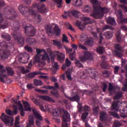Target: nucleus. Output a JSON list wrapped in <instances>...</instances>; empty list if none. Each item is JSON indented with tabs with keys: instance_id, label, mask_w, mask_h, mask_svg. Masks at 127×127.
<instances>
[{
	"instance_id": "338daca9",
	"label": "nucleus",
	"mask_w": 127,
	"mask_h": 127,
	"mask_svg": "<svg viewBox=\"0 0 127 127\" xmlns=\"http://www.w3.org/2000/svg\"><path fill=\"white\" fill-rule=\"evenodd\" d=\"M71 47H72V48H73V49H77V45H76L74 44H71Z\"/></svg>"
},
{
	"instance_id": "c85d7f7f",
	"label": "nucleus",
	"mask_w": 127,
	"mask_h": 127,
	"mask_svg": "<svg viewBox=\"0 0 127 127\" xmlns=\"http://www.w3.org/2000/svg\"><path fill=\"white\" fill-rule=\"evenodd\" d=\"M6 70L7 71L8 75H10V76H12V75H13L14 72H13V70H12V68L10 67H7L6 68Z\"/></svg>"
},
{
	"instance_id": "bf43d9fd",
	"label": "nucleus",
	"mask_w": 127,
	"mask_h": 127,
	"mask_svg": "<svg viewBox=\"0 0 127 127\" xmlns=\"http://www.w3.org/2000/svg\"><path fill=\"white\" fill-rule=\"evenodd\" d=\"M83 110L85 112H88V111H90V107L88 106H85L84 107Z\"/></svg>"
},
{
	"instance_id": "052dcab7",
	"label": "nucleus",
	"mask_w": 127,
	"mask_h": 127,
	"mask_svg": "<svg viewBox=\"0 0 127 127\" xmlns=\"http://www.w3.org/2000/svg\"><path fill=\"white\" fill-rule=\"evenodd\" d=\"M0 72L1 73H4L5 72V70L3 69V66L0 65Z\"/></svg>"
},
{
	"instance_id": "f03ea898",
	"label": "nucleus",
	"mask_w": 127,
	"mask_h": 127,
	"mask_svg": "<svg viewBox=\"0 0 127 127\" xmlns=\"http://www.w3.org/2000/svg\"><path fill=\"white\" fill-rule=\"evenodd\" d=\"M13 101V104L14 105L13 106V108H14V110L13 111H10V110H6V113L7 115H9L10 116H12L13 115L17 114V110H19L20 112L21 116L23 117L24 116V111H30L31 109H30V106H29V104L28 102L26 101H22L23 105L24 106H22L20 101H17V100H14V99H12Z\"/></svg>"
},
{
	"instance_id": "ea45409f",
	"label": "nucleus",
	"mask_w": 127,
	"mask_h": 127,
	"mask_svg": "<svg viewBox=\"0 0 127 127\" xmlns=\"http://www.w3.org/2000/svg\"><path fill=\"white\" fill-rule=\"evenodd\" d=\"M91 10V8L89 6H85L83 9V12H89Z\"/></svg>"
},
{
	"instance_id": "72a5a7b5",
	"label": "nucleus",
	"mask_w": 127,
	"mask_h": 127,
	"mask_svg": "<svg viewBox=\"0 0 127 127\" xmlns=\"http://www.w3.org/2000/svg\"><path fill=\"white\" fill-rule=\"evenodd\" d=\"M53 41L54 45H56L57 46H58V48H60L61 47V43L60 41H58L57 40H54Z\"/></svg>"
},
{
	"instance_id": "7ed1b4c3",
	"label": "nucleus",
	"mask_w": 127,
	"mask_h": 127,
	"mask_svg": "<svg viewBox=\"0 0 127 127\" xmlns=\"http://www.w3.org/2000/svg\"><path fill=\"white\" fill-rule=\"evenodd\" d=\"M91 3L93 5L94 11L93 13L91 14V16L94 18H101L105 13L109 12V10L107 8H102L100 6L101 2L98 0H90Z\"/></svg>"
},
{
	"instance_id": "6ab92c4d",
	"label": "nucleus",
	"mask_w": 127,
	"mask_h": 127,
	"mask_svg": "<svg viewBox=\"0 0 127 127\" xmlns=\"http://www.w3.org/2000/svg\"><path fill=\"white\" fill-rule=\"evenodd\" d=\"M82 20L84 23V25H86V24H90V23H91L92 22H91L90 18L86 17H83Z\"/></svg>"
},
{
	"instance_id": "6e6d98bb",
	"label": "nucleus",
	"mask_w": 127,
	"mask_h": 127,
	"mask_svg": "<svg viewBox=\"0 0 127 127\" xmlns=\"http://www.w3.org/2000/svg\"><path fill=\"white\" fill-rule=\"evenodd\" d=\"M112 116H113L114 118H117V119H120V117H119V115L117 113H112Z\"/></svg>"
},
{
	"instance_id": "ddd939ff",
	"label": "nucleus",
	"mask_w": 127,
	"mask_h": 127,
	"mask_svg": "<svg viewBox=\"0 0 127 127\" xmlns=\"http://www.w3.org/2000/svg\"><path fill=\"white\" fill-rule=\"evenodd\" d=\"M24 57L23 58H20L19 59V61L22 63H26L28 60L29 59V56L27 55L26 53L23 54Z\"/></svg>"
},
{
	"instance_id": "1a4fd4ad",
	"label": "nucleus",
	"mask_w": 127,
	"mask_h": 127,
	"mask_svg": "<svg viewBox=\"0 0 127 127\" xmlns=\"http://www.w3.org/2000/svg\"><path fill=\"white\" fill-rule=\"evenodd\" d=\"M91 57H92V54L90 52H85L82 56L79 57V59L81 62H85L86 60H90Z\"/></svg>"
},
{
	"instance_id": "79ce46f5",
	"label": "nucleus",
	"mask_w": 127,
	"mask_h": 127,
	"mask_svg": "<svg viewBox=\"0 0 127 127\" xmlns=\"http://www.w3.org/2000/svg\"><path fill=\"white\" fill-rule=\"evenodd\" d=\"M87 117H88V113H84L82 115L81 119L83 121H85V119H87Z\"/></svg>"
},
{
	"instance_id": "f257e3e1",
	"label": "nucleus",
	"mask_w": 127,
	"mask_h": 127,
	"mask_svg": "<svg viewBox=\"0 0 127 127\" xmlns=\"http://www.w3.org/2000/svg\"><path fill=\"white\" fill-rule=\"evenodd\" d=\"M36 52L37 55L35 56V61L40 63V65H41L42 67L45 66V61L50 62V60L55 59L56 55L58 57V60L60 62H63L64 58H65V55L64 54L58 51L52 52L50 48L48 49L47 52L45 50L37 49Z\"/></svg>"
},
{
	"instance_id": "39448f33",
	"label": "nucleus",
	"mask_w": 127,
	"mask_h": 127,
	"mask_svg": "<svg viewBox=\"0 0 127 127\" xmlns=\"http://www.w3.org/2000/svg\"><path fill=\"white\" fill-rule=\"evenodd\" d=\"M45 28L49 36H53L54 34L58 36V35H60V33H61V30L56 24H52L47 25L45 26Z\"/></svg>"
},
{
	"instance_id": "4d7b16f0",
	"label": "nucleus",
	"mask_w": 127,
	"mask_h": 127,
	"mask_svg": "<svg viewBox=\"0 0 127 127\" xmlns=\"http://www.w3.org/2000/svg\"><path fill=\"white\" fill-rule=\"evenodd\" d=\"M65 24H66V25H68V29H70V30H71V31H75L74 28H73V27H72V26H71V25H69V23H66Z\"/></svg>"
},
{
	"instance_id": "5fc2aeb1",
	"label": "nucleus",
	"mask_w": 127,
	"mask_h": 127,
	"mask_svg": "<svg viewBox=\"0 0 127 127\" xmlns=\"http://www.w3.org/2000/svg\"><path fill=\"white\" fill-rule=\"evenodd\" d=\"M75 54H69V58H70L71 60H74V59H75Z\"/></svg>"
},
{
	"instance_id": "680f3d73",
	"label": "nucleus",
	"mask_w": 127,
	"mask_h": 127,
	"mask_svg": "<svg viewBox=\"0 0 127 127\" xmlns=\"http://www.w3.org/2000/svg\"><path fill=\"white\" fill-rule=\"evenodd\" d=\"M2 37L5 38L7 40H9L10 39V36L8 35V34H6L5 37H3V36H2Z\"/></svg>"
},
{
	"instance_id": "6e6552de",
	"label": "nucleus",
	"mask_w": 127,
	"mask_h": 127,
	"mask_svg": "<svg viewBox=\"0 0 127 127\" xmlns=\"http://www.w3.org/2000/svg\"><path fill=\"white\" fill-rule=\"evenodd\" d=\"M79 13L80 12L76 10H72L69 11L68 12H64V15H63V17L64 18H67L68 16H72V15L77 17Z\"/></svg>"
},
{
	"instance_id": "4be33fe9",
	"label": "nucleus",
	"mask_w": 127,
	"mask_h": 127,
	"mask_svg": "<svg viewBox=\"0 0 127 127\" xmlns=\"http://www.w3.org/2000/svg\"><path fill=\"white\" fill-rule=\"evenodd\" d=\"M76 25L81 30H83V29L85 28V25H82V23L80 21H77L76 23Z\"/></svg>"
},
{
	"instance_id": "f8f14e48",
	"label": "nucleus",
	"mask_w": 127,
	"mask_h": 127,
	"mask_svg": "<svg viewBox=\"0 0 127 127\" xmlns=\"http://www.w3.org/2000/svg\"><path fill=\"white\" fill-rule=\"evenodd\" d=\"M25 32L27 31V30H32L30 32V36H34L35 35V29L33 26H30V27H26L25 28Z\"/></svg>"
},
{
	"instance_id": "603ef678",
	"label": "nucleus",
	"mask_w": 127,
	"mask_h": 127,
	"mask_svg": "<svg viewBox=\"0 0 127 127\" xmlns=\"http://www.w3.org/2000/svg\"><path fill=\"white\" fill-rule=\"evenodd\" d=\"M34 41H35V40H34V39L29 38V39H28V40L27 41V42H28V43H29V44H32V43H33V42H34Z\"/></svg>"
},
{
	"instance_id": "774afa93",
	"label": "nucleus",
	"mask_w": 127,
	"mask_h": 127,
	"mask_svg": "<svg viewBox=\"0 0 127 127\" xmlns=\"http://www.w3.org/2000/svg\"><path fill=\"white\" fill-rule=\"evenodd\" d=\"M79 48H81V49H86V48L84 47L82 44H79Z\"/></svg>"
},
{
	"instance_id": "393cba45",
	"label": "nucleus",
	"mask_w": 127,
	"mask_h": 127,
	"mask_svg": "<svg viewBox=\"0 0 127 127\" xmlns=\"http://www.w3.org/2000/svg\"><path fill=\"white\" fill-rule=\"evenodd\" d=\"M55 87L48 86L45 88H46V89H52L53 90L55 91V90H56V89H58V83H55Z\"/></svg>"
},
{
	"instance_id": "473e14b6",
	"label": "nucleus",
	"mask_w": 127,
	"mask_h": 127,
	"mask_svg": "<svg viewBox=\"0 0 127 127\" xmlns=\"http://www.w3.org/2000/svg\"><path fill=\"white\" fill-rule=\"evenodd\" d=\"M108 90L111 93L116 91V88L113 86V85H112V83H109V88Z\"/></svg>"
},
{
	"instance_id": "2f4dec72",
	"label": "nucleus",
	"mask_w": 127,
	"mask_h": 127,
	"mask_svg": "<svg viewBox=\"0 0 127 127\" xmlns=\"http://www.w3.org/2000/svg\"><path fill=\"white\" fill-rule=\"evenodd\" d=\"M85 44L86 45H89V46H92V45L94 44V41L93 40V39L91 40H89L88 41L85 42Z\"/></svg>"
},
{
	"instance_id": "0eeeda50",
	"label": "nucleus",
	"mask_w": 127,
	"mask_h": 127,
	"mask_svg": "<svg viewBox=\"0 0 127 127\" xmlns=\"http://www.w3.org/2000/svg\"><path fill=\"white\" fill-rule=\"evenodd\" d=\"M33 113L37 119L36 121V124L37 125V127H40V122L42 121L43 118H42V117L41 115H40L39 112H37L35 108L33 109Z\"/></svg>"
},
{
	"instance_id": "b1692460",
	"label": "nucleus",
	"mask_w": 127,
	"mask_h": 127,
	"mask_svg": "<svg viewBox=\"0 0 127 127\" xmlns=\"http://www.w3.org/2000/svg\"><path fill=\"white\" fill-rule=\"evenodd\" d=\"M40 74H42L40 72H32L28 74V77L29 78H33L34 76H36V75H40Z\"/></svg>"
},
{
	"instance_id": "e2e57ef3",
	"label": "nucleus",
	"mask_w": 127,
	"mask_h": 127,
	"mask_svg": "<svg viewBox=\"0 0 127 127\" xmlns=\"http://www.w3.org/2000/svg\"><path fill=\"white\" fill-rule=\"evenodd\" d=\"M118 71H119V67L115 66L114 68V73H115V74H117V73H118Z\"/></svg>"
},
{
	"instance_id": "e433bc0d",
	"label": "nucleus",
	"mask_w": 127,
	"mask_h": 127,
	"mask_svg": "<svg viewBox=\"0 0 127 127\" xmlns=\"http://www.w3.org/2000/svg\"><path fill=\"white\" fill-rule=\"evenodd\" d=\"M123 96V94H122V93L119 92L114 97L115 100H119V99H120V98H122V96Z\"/></svg>"
},
{
	"instance_id": "c756f323",
	"label": "nucleus",
	"mask_w": 127,
	"mask_h": 127,
	"mask_svg": "<svg viewBox=\"0 0 127 127\" xmlns=\"http://www.w3.org/2000/svg\"><path fill=\"white\" fill-rule=\"evenodd\" d=\"M104 50H105V49L101 47L97 48L96 50L97 52L100 54H102V53H104Z\"/></svg>"
},
{
	"instance_id": "de8ad7c7",
	"label": "nucleus",
	"mask_w": 127,
	"mask_h": 127,
	"mask_svg": "<svg viewBox=\"0 0 127 127\" xmlns=\"http://www.w3.org/2000/svg\"><path fill=\"white\" fill-rule=\"evenodd\" d=\"M11 14H12L14 16H13V17L10 16L9 18L10 19H14L15 18V16H14L15 15V11H14V10H12V12H11Z\"/></svg>"
},
{
	"instance_id": "412c9836",
	"label": "nucleus",
	"mask_w": 127,
	"mask_h": 127,
	"mask_svg": "<svg viewBox=\"0 0 127 127\" xmlns=\"http://www.w3.org/2000/svg\"><path fill=\"white\" fill-rule=\"evenodd\" d=\"M83 4V1L82 0H75L73 1V5L75 6H81V5Z\"/></svg>"
},
{
	"instance_id": "58836bf2",
	"label": "nucleus",
	"mask_w": 127,
	"mask_h": 127,
	"mask_svg": "<svg viewBox=\"0 0 127 127\" xmlns=\"http://www.w3.org/2000/svg\"><path fill=\"white\" fill-rule=\"evenodd\" d=\"M121 126H122V124H121L120 122L115 121L113 125V127H121Z\"/></svg>"
},
{
	"instance_id": "20e7f679",
	"label": "nucleus",
	"mask_w": 127,
	"mask_h": 127,
	"mask_svg": "<svg viewBox=\"0 0 127 127\" xmlns=\"http://www.w3.org/2000/svg\"><path fill=\"white\" fill-rule=\"evenodd\" d=\"M64 112V115L63 116V122L62 127H68V125H67V122L70 121V115L68 112L64 110H60V109H53L52 114L54 117H58L59 115Z\"/></svg>"
},
{
	"instance_id": "0e129e2a",
	"label": "nucleus",
	"mask_w": 127,
	"mask_h": 127,
	"mask_svg": "<svg viewBox=\"0 0 127 127\" xmlns=\"http://www.w3.org/2000/svg\"><path fill=\"white\" fill-rule=\"evenodd\" d=\"M106 89H107V84H106L105 83H103V92H106Z\"/></svg>"
},
{
	"instance_id": "cd10ccee",
	"label": "nucleus",
	"mask_w": 127,
	"mask_h": 127,
	"mask_svg": "<svg viewBox=\"0 0 127 127\" xmlns=\"http://www.w3.org/2000/svg\"><path fill=\"white\" fill-rule=\"evenodd\" d=\"M19 116H17L15 119V127H20L19 126Z\"/></svg>"
},
{
	"instance_id": "a878e982",
	"label": "nucleus",
	"mask_w": 127,
	"mask_h": 127,
	"mask_svg": "<svg viewBox=\"0 0 127 127\" xmlns=\"http://www.w3.org/2000/svg\"><path fill=\"white\" fill-rule=\"evenodd\" d=\"M34 84L35 85V86H42V81L39 80H34Z\"/></svg>"
},
{
	"instance_id": "13d9d810",
	"label": "nucleus",
	"mask_w": 127,
	"mask_h": 127,
	"mask_svg": "<svg viewBox=\"0 0 127 127\" xmlns=\"http://www.w3.org/2000/svg\"><path fill=\"white\" fill-rule=\"evenodd\" d=\"M52 95L55 96V97H59V93L58 92H54L53 91H51Z\"/></svg>"
},
{
	"instance_id": "f704fd0d",
	"label": "nucleus",
	"mask_w": 127,
	"mask_h": 127,
	"mask_svg": "<svg viewBox=\"0 0 127 127\" xmlns=\"http://www.w3.org/2000/svg\"><path fill=\"white\" fill-rule=\"evenodd\" d=\"M58 70V63H54V67L53 68V71L54 73H55L56 71Z\"/></svg>"
},
{
	"instance_id": "f3484780",
	"label": "nucleus",
	"mask_w": 127,
	"mask_h": 127,
	"mask_svg": "<svg viewBox=\"0 0 127 127\" xmlns=\"http://www.w3.org/2000/svg\"><path fill=\"white\" fill-rule=\"evenodd\" d=\"M107 23H109V24H111V25H117V24L116 23V21H115V19L111 17H109V18L108 19Z\"/></svg>"
},
{
	"instance_id": "4c0bfd02",
	"label": "nucleus",
	"mask_w": 127,
	"mask_h": 127,
	"mask_svg": "<svg viewBox=\"0 0 127 127\" xmlns=\"http://www.w3.org/2000/svg\"><path fill=\"white\" fill-rule=\"evenodd\" d=\"M19 70L22 72L23 74H26V73H27L28 72V70H24V68L22 66H20L19 67Z\"/></svg>"
},
{
	"instance_id": "4468645a",
	"label": "nucleus",
	"mask_w": 127,
	"mask_h": 127,
	"mask_svg": "<svg viewBox=\"0 0 127 127\" xmlns=\"http://www.w3.org/2000/svg\"><path fill=\"white\" fill-rule=\"evenodd\" d=\"M29 124L27 126V127H33L34 125V119L33 116H30L29 117Z\"/></svg>"
},
{
	"instance_id": "dca6fc26",
	"label": "nucleus",
	"mask_w": 127,
	"mask_h": 127,
	"mask_svg": "<svg viewBox=\"0 0 127 127\" xmlns=\"http://www.w3.org/2000/svg\"><path fill=\"white\" fill-rule=\"evenodd\" d=\"M28 13H29V14H32V15H34L35 18H37L39 20H40V19H41V17H40V15L35 13V11H34V10H29L28 12Z\"/></svg>"
},
{
	"instance_id": "2eb2a0df",
	"label": "nucleus",
	"mask_w": 127,
	"mask_h": 127,
	"mask_svg": "<svg viewBox=\"0 0 127 127\" xmlns=\"http://www.w3.org/2000/svg\"><path fill=\"white\" fill-rule=\"evenodd\" d=\"M40 99H42L44 101H47V102H54V100H52V98L47 96H39Z\"/></svg>"
},
{
	"instance_id": "aec40b11",
	"label": "nucleus",
	"mask_w": 127,
	"mask_h": 127,
	"mask_svg": "<svg viewBox=\"0 0 127 127\" xmlns=\"http://www.w3.org/2000/svg\"><path fill=\"white\" fill-rule=\"evenodd\" d=\"M112 107L113 110H115V111H116V112L119 111V102H116V101H114L112 105Z\"/></svg>"
},
{
	"instance_id": "69168bd1",
	"label": "nucleus",
	"mask_w": 127,
	"mask_h": 127,
	"mask_svg": "<svg viewBox=\"0 0 127 127\" xmlns=\"http://www.w3.org/2000/svg\"><path fill=\"white\" fill-rule=\"evenodd\" d=\"M122 3L127 4V0H120Z\"/></svg>"
},
{
	"instance_id": "c03bdc74",
	"label": "nucleus",
	"mask_w": 127,
	"mask_h": 127,
	"mask_svg": "<svg viewBox=\"0 0 127 127\" xmlns=\"http://www.w3.org/2000/svg\"><path fill=\"white\" fill-rule=\"evenodd\" d=\"M66 77L68 80H72V78L71 77V71H66Z\"/></svg>"
},
{
	"instance_id": "5701e85b",
	"label": "nucleus",
	"mask_w": 127,
	"mask_h": 127,
	"mask_svg": "<svg viewBox=\"0 0 127 127\" xmlns=\"http://www.w3.org/2000/svg\"><path fill=\"white\" fill-rule=\"evenodd\" d=\"M105 36L107 39H110V38L113 37V33L111 32H107L105 34Z\"/></svg>"
},
{
	"instance_id": "9d476101",
	"label": "nucleus",
	"mask_w": 127,
	"mask_h": 127,
	"mask_svg": "<svg viewBox=\"0 0 127 127\" xmlns=\"http://www.w3.org/2000/svg\"><path fill=\"white\" fill-rule=\"evenodd\" d=\"M116 14L118 17L117 21H118L119 23H123L124 22H127V18H125L124 19H123V16L122 15V11L120 10L116 12Z\"/></svg>"
},
{
	"instance_id": "3c124183",
	"label": "nucleus",
	"mask_w": 127,
	"mask_h": 127,
	"mask_svg": "<svg viewBox=\"0 0 127 127\" xmlns=\"http://www.w3.org/2000/svg\"><path fill=\"white\" fill-rule=\"evenodd\" d=\"M124 88H123V91H127V79L126 81V82L124 83Z\"/></svg>"
},
{
	"instance_id": "423d86ee",
	"label": "nucleus",
	"mask_w": 127,
	"mask_h": 127,
	"mask_svg": "<svg viewBox=\"0 0 127 127\" xmlns=\"http://www.w3.org/2000/svg\"><path fill=\"white\" fill-rule=\"evenodd\" d=\"M0 119L5 124V125H7L9 126H12L13 125V122H14L13 117H9L4 114V113H2L1 116L0 117Z\"/></svg>"
},
{
	"instance_id": "a211bd4d",
	"label": "nucleus",
	"mask_w": 127,
	"mask_h": 127,
	"mask_svg": "<svg viewBox=\"0 0 127 127\" xmlns=\"http://www.w3.org/2000/svg\"><path fill=\"white\" fill-rule=\"evenodd\" d=\"M38 10L39 12H46V8L44 4H41L40 6H38Z\"/></svg>"
},
{
	"instance_id": "7c9ffc66",
	"label": "nucleus",
	"mask_w": 127,
	"mask_h": 127,
	"mask_svg": "<svg viewBox=\"0 0 127 127\" xmlns=\"http://www.w3.org/2000/svg\"><path fill=\"white\" fill-rule=\"evenodd\" d=\"M69 100L70 101H76V102H79L80 100V97L76 95V96L74 97L73 98L68 97Z\"/></svg>"
},
{
	"instance_id": "a19ab883",
	"label": "nucleus",
	"mask_w": 127,
	"mask_h": 127,
	"mask_svg": "<svg viewBox=\"0 0 127 127\" xmlns=\"http://www.w3.org/2000/svg\"><path fill=\"white\" fill-rule=\"evenodd\" d=\"M63 42H67V43H69V41H68V38L65 34H63Z\"/></svg>"
},
{
	"instance_id": "8fccbe9b",
	"label": "nucleus",
	"mask_w": 127,
	"mask_h": 127,
	"mask_svg": "<svg viewBox=\"0 0 127 127\" xmlns=\"http://www.w3.org/2000/svg\"><path fill=\"white\" fill-rule=\"evenodd\" d=\"M25 49L27 50L28 52H32V48H31L30 47L27 46L25 47Z\"/></svg>"
},
{
	"instance_id": "864d4df0",
	"label": "nucleus",
	"mask_w": 127,
	"mask_h": 127,
	"mask_svg": "<svg viewBox=\"0 0 127 127\" xmlns=\"http://www.w3.org/2000/svg\"><path fill=\"white\" fill-rule=\"evenodd\" d=\"M65 65L67 67H69V66L71 65V62H70V61H69V60L67 59L65 60Z\"/></svg>"
},
{
	"instance_id": "bb28decb",
	"label": "nucleus",
	"mask_w": 127,
	"mask_h": 127,
	"mask_svg": "<svg viewBox=\"0 0 127 127\" xmlns=\"http://www.w3.org/2000/svg\"><path fill=\"white\" fill-rule=\"evenodd\" d=\"M100 119L101 122L103 121H105L106 120V113L105 112H101L100 116Z\"/></svg>"
},
{
	"instance_id": "49530a36",
	"label": "nucleus",
	"mask_w": 127,
	"mask_h": 127,
	"mask_svg": "<svg viewBox=\"0 0 127 127\" xmlns=\"http://www.w3.org/2000/svg\"><path fill=\"white\" fill-rule=\"evenodd\" d=\"M35 91L37 92H40V93H41L42 94H46V93H47V90H42L38 89H36Z\"/></svg>"
},
{
	"instance_id": "37998d69",
	"label": "nucleus",
	"mask_w": 127,
	"mask_h": 127,
	"mask_svg": "<svg viewBox=\"0 0 127 127\" xmlns=\"http://www.w3.org/2000/svg\"><path fill=\"white\" fill-rule=\"evenodd\" d=\"M32 102H33V103L34 104H35V105L36 106H39V102L38 101V100L36 99V98H32Z\"/></svg>"
},
{
	"instance_id": "09e8293b",
	"label": "nucleus",
	"mask_w": 127,
	"mask_h": 127,
	"mask_svg": "<svg viewBox=\"0 0 127 127\" xmlns=\"http://www.w3.org/2000/svg\"><path fill=\"white\" fill-rule=\"evenodd\" d=\"M75 65H76L77 67H83V65L81 64L79 61L77 60L75 61Z\"/></svg>"
},
{
	"instance_id": "c9c22d12",
	"label": "nucleus",
	"mask_w": 127,
	"mask_h": 127,
	"mask_svg": "<svg viewBox=\"0 0 127 127\" xmlns=\"http://www.w3.org/2000/svg\"><path fill=\"white\" fill-rule=\"evenodd\" d=\"M54 1H56L58 7H61L62 5V0H54Z\"/></svg>"
},
{
	"instance_id": "9b49d317",
	"label": "nucleus",
	"mask_w": 127,
	"mask_h": 127,
	"mask_svg": "<svg viewBox=\"0 0 127 127\" xmlns=\"http://www.w3.org/2000/svg\"><path fill=\"white\" fill-rule=\"evenodd\" d=\"M115 53L117 56L122 57V56H123V52H122V48H121V46L117 44L115 45Z\"/></svg>"
},
{
	"instance_id": "a18cd8bd",
	"label": "nucleus",
	"mask_w": 127,
	"mask_h": 127,
	"mask_svg": "<svg viewBox=\"0 0 127 127\" xmlns=\"http://www.w3.org/2000/svg\"><path fill=\"white\" fill-rule=\"evenodd\" d=\"M120 8H122L126 12H127V6L125 5H120Z\"/></svg>"
}]
</instances>
